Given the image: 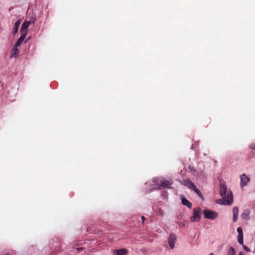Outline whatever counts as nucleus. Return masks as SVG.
I'll return each instance as SVG.
<instances>
[{"label":"nucleus","mask_w":255,"mask_h":255,"mask_svg":"<svg viewBox=\"0 0 255 255\" xmlns=\"http://www.w3.org/2000/svg\"><path fill=\"white\" fill-rule=\"evenodd\" d=\"M26 35V32H24V33H21V35L18 38V39L17 40V41H16V42L15 44V47H19L20 46V45L22 43L23 41L25 39Z\"/></svg>","instance_id":"7"},{"label":"nucleus","mask_w":255,"mask_h":255,"mask_svg":"<svg viewBox=\"0 0 255 255\" xmlns=\"http://www.w3.org/2000/svg\"><path fill=\"white\" fill-rule=\"evenodd\" d=\"M18 47H15L14 46V48L13 49V55L14 56V57H16V55L17 54L19 50L17 48Z\"/></svg>","instance_id":"18"},{"label":"nucleus","mask_w":255,"mask_h":255,"mask_svg":"<svg viewBox=\"0 0 255 255\" xmlns=\"http://www.w3.org/2000/svg\"><path fill=\"white\" fill-rule=\"evenodd\" d=\"M77 251H78V252H81V251H82V250H83V249H82V248H78L77 249Z\"/></svg>","instance_id":"22"},{"label":"nucleus","mask_w":255,"mask_h":255,"mask_svg":"<svg viewBox=\"0 0 255 255\" xmlns=\"http://www.w3.org/2000/svg\"><path fill=\"white\" fill-rule=\"evenodd\" d=\"M237 231L238 232V235H243V230L241 227L238 228Z\"/></svg>","instance_id":"19"},{"label":"nucleus","mask_w":255,"mask_h":255,"mask_svg":"<svg viewBox=\"0 0 255 255\" xmlns=\"http://www.w3.org/2000/svg\"><path fill=\"white\" fill-rule=\"evenodd\" d=\"M239 255H243V254H242V252H240V253H239Z\"/></svg>","instance_id":"23"},{"label":"nucleus","mask_w":255,"mask_h":255,"mask_svg":"<svg viewBox=\"0 0 255 255\" xmlns=\"http://www.w3.org/2000/svg\"><path fill=\"white\" fill-rule=\"evenodd\" d=\"M141 220L142 221V223H143L144 220H145V218L144 216H141Z\"/></svg>","instance_id":"21"},{"label":"nucleus","mask_w":255,"mask_h":255,"mask_svg":"<svg viewBox=\"0 0 255 255\" xmlns=\"http://www.w3.org/2000/svg\"><path fill=\"white\" fill-rule=\"evenodd\" d=\"M172 184V182L165 179L161 180L160 182V186L163 188H171V185Z\"/></svg>","instance_id":"6"},{"label":"nucleus","mask_w":255,"mask_h":255,"mask_svg":"<svg viewBox=\"0 0 255 255\" xmlns=\"http://www.w3.org/2000/svg\"><path fill=\"white\" fill-rule=\"evenodd\" d=\"M201 209L199 208H196L193 209V215L190 218L191 222L199 221L200 219Z\"/></svg>","instance_id":"3"},{"label":"nucleus","mask_w":255,"mask_h":255,"mask_svg":"<svg viewBox=\"0 0 255 255\" xmlns=\"http://www.w3.org/2000/svg\"><path fill=\"white\" fill-rule=\"evenodd\" d=\"M220 194L223 197V201L219 199L216 202L218 204H232L233 201L232 192L231 191H227V186L224 182L220 183Z\"/></svg>","instance_id":"1"},{"label":"nucleus","mask_w":255,"mask_h":255,"mask_svg":"<svg viewBox=\"0 0 255 255\" xmlns=\"http://www.w3.org/2000/svg\"><path fill=\"white\" fill-rule=\"evenodd\" d=\"M243 248H244V249L246 251H247V252H250V249H249L248 247H247L246 246L244 245H243Z\"/></svg>","instance_id":"20"},{"label":"nucleus","mask_w":255,"mask_h":255,"mask_svg":"<svg viewBox=\"0 0 255 255\" xmlns=\"http://www.w3.org/2000/svg\"><path fill=\"white\" fill-rule=\"evenodd\" d=\"M176 240V236L174 234H170L169 239H168V244L171 249H173L174 247V245L175 243V241Z\"/></svg>","instance_id":"4"},{"label":"nucleus","mask_w":255,"mask_h":255,"mask_svg":"<svg viewBox=\"0 0 255 255\" xmlns=\"http://www.w3.org/2000/svg\"><path fill=\"white\" fill-rule=\"evenodd\" d=\"M241 179V186L242 188L246 186L250 181L249 177L246 176L245 174H243L240 176Z\"/></svg>","instance_id":"5"},{"label":"nucleus","mask_w":255,"mask_h":255,"mask_svg":"<svg viewBox=\"0 0 255 255\" xmlns=\"http://www.w3.org/2000/svg\"><path fill=\"white\" fill-rule=\"evenodd\" d=\"M233 221L234 222H237V221L238 220V214H239V209H238V207H235L233 208Z\"/></svg>","instance_id":"11"},{"label":"nucleus","mask_w":255,"mask_h":255,"mask_svg":"<svg viewBox=\"0 0 255 255\" xmlns=\"http://www.w3.org/2000/svg\"><path fill=\"white\" fill-rule=\"evenodd\" d=\"M227 255H236L235 249L232 247H230L227 252Z\"/></svg>","instance_id":"16"},{"label":"nucleus","mask_w":255,"mask_h":255,"mask_svg":"<svg viewBox=\"0 0 255 255\" xmlns=\"http://www.w3.org/2000/svg\"><path fill=\"white\" fill-rule=\"evenodd\" d=\"M210 255H213V253L210 254Z\"/></svg>","instance_id":"24"},{"label":"nucleus","mask_w":255,"mask_h":255,"mask_svg":"<svg viewBox=\"0 0 255 255\" xmlns=\"http://www.w3.org/2000/svg\"><path fill=\"white\" fill-rule=\"evenodd\" d=\"M250 215V212L249 210H245L244 213H243L241 215V217L242 219L245 220H248L249 216Z\"/></svg>","instance_id":"15"},{"label":"nucleus","mask_w":255,"mask_h":255,"mask_svg":"<svg viewBox=\"0 0 255 255\" xmlns=\"http://www.w3.org/2000/svg\"><path fill=\"white\" fill-rule=\"evenodd\" d=\"M191 190H193L194 191H195V192H196L198 195L201 197L202 200H203V196L202 193H201L200 191L195 186V185L193 186V187H192Z\"/></svg>","instance_id":"14"},{"label":"nucleus","mask_w":255,"mask_h":255,"mask_svg":"<svg viewBox=\"0 0 255 255\" xmlns=\"http://www.w3.org/2000/svg\"><path fill=\"white\" fill-rule=\"evenodd\" d=\"M128 250L125 249H121L114 251V254L115 255H126L128 254Z\"/></svg>","instance_id":"8"},{"label":"nucleus","mask_w":255,"mask_h":255,"mask_svg":"<svg viewBox=\"0 0 255 255\" xmlns=\"http://www.w3.org/2000/svg\"><path fill=\"white\" fill-rule=\"evenodd\" d=\"M182 184L191 189L194 185V183L189 179H184L182 182Z\"/></svg>","instance_id":"10"},{"label":"nucleus","mask_w":255,"mask_h":255,"mask_svg":"<svg viewBox=\"0 0 255 255\" xmlns=\"http://www.w3.org/2000/svg\"><path fill=\"white\" fill-rule=\"evenodd\" d=\"M30 22H31V21H24L23 23L21 28V29H20L21 33H24V32H26V33H27V28L28 27Z\"/></svg>","instance_id":"9"},{"label":"nucleus","mask_w":255,"mask_h":255,"mask_svg":"<svg viewBox=\"0 0 255 255\" xmlns=\"http://www.w3.org/2000/svg\"><path fill=\"white\" fill-rule=\"evenodd\" d=\"M238 242L240 244L243 245V244H244L243 235H238Z\"/></svg>","instance_id":"17"},{"label":"nucleus","mask_w":255,"mask_h":255,"mask_svg":"<svg viewBox=\"0 0 255 255\" xmlns=\"http://www.w3.org/2000/svg\"><path fill=\"white\" fill-rule=\"evenodd\" d=\"M20 23V21L19 20H17L14 24V27L13 28V34H14L16 33L17 32L18 27L19 26V24Z\"/></svg>","instance_id":"13"},{"label":"nucleus","mask_w":255,"mask_h":255,"mask_svg":"<svg viewBox=\"0 0 255 255\" xmlns=\"http://www.w3.org/2000/svg\"><path fill=\"white\" fill-rule=\"evenodd\" d=\"M182 203L183 205L186 206L188 208L191 209L192 207V205L190 202H189L185 198L183 197L182 198Z\"/></svg>","instance_id":"12"},{"label":"nucleus","mask_w":255,"mask_h":255,"mask_svg":"<svg viewBox=\"0 0 255 255\" xmlns=\"http://www.w3.org/2000/svg\"><path fill=\"white\" fill-rule=\"evenodd\" d=\"M203 214L205 218L210 220H214L218 216V213L217 212L209 209L204 210Z\"/></svg>","instance_id":"2"}]
</instances>
